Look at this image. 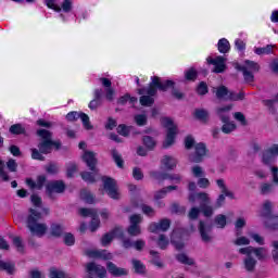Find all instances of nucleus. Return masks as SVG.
Here are the masks:
<instances>
[{
	"label": "nucleus",
	"instance_id": "36",
	"mask_svg": "<svg viewBox=\"0 0 278 278\" xmlns=\"http://www.w3.org/2000/svg\"><path fill=\"white\" fill-rule=\"evenodd\" d=\"M264 105L269 109V111L275 114L277 110L275 109V103H278V93L270 100H264L263 101Z\"/></svg>",
	"mask_w": 278,
	"mask_h": 278
},
{
	"label": "nucleus",
	"instance_id": "24",
	"mask_svg": "<svg viewBox=\"0 0 278 278\" xmlns=\"http://www.w3.org/2000/svg\"><path fill=\"white\" fill-rule=\"evenodd\" d=\"M88 257H96L99 260H112V254L106 250H89L87 251Z\"/></svg>",
	"mask_w": 278,
	"mask_h": 278
},
{
	"label": "nucleus",
	"instance_id": "7",
	"mask_svg": "<svg viewBox=\"0 0 278 278\" xmlns=\"http://www.w3.org/2000/svg\"><path fill=\"white\" fill-rule=\"evenodd\" d=\"M216 185L220 190V194L218 195L216 202H215V210H218L219 207H223L225 205V198L228 197V199H236V194L225 184V179L220 178L216 180Z\"/></svg>",
	"mask_w": 278,
	"mask_h": 278
},
{
	"label": "nucleus",
	"instance_id": "26",
	"mask_svg": "<svg viewBox=\"0 0 278 278\" xmlns=\"http://www.w3.org/2000/svg\"><path fill=\"white\" fill-rule=\"evenodd\" d=\"M161 164L167 169L173 170L177 167V159L170 155H164L161 160Z\"/></svg>",
	"mask_w": 278,
	"mask_h": 278
},
{
	"label": "nucleus",
	"instance_id": "3",
	"mask_svg": "<svg viewBox=\"0 0 278 278\" xmlns=\"http://www.w3.org/2000/svg\"><path fill=\"white\" fill-rule=\"evenodd\" d=\"M30 214L27 217V228L29 229L31 236H37V238H42L49 230V226L45 223H38L42 218V214L34 208L29 210Z\"/></svg>",
	"mask_w": 278,
	"mask_h": 278
},
{
	"label": "nucleus",
	"instance_id": "18",
	"mask_svg": "<svg viewBox=\"0 0 278 278\" xmlns=\"http://www.w3.org/2000/svg\"><path fill=\"white\" fill-rule=\"evenodd\" d=\"M199 231H200L202 242H205L206 244L212 242V226L211 225H207L204 222H200Z\"/></svg>",
	"mask_w": 278,
	"mask_h": 278
},
{
	"label": "nucleus",
	"instance_id": "63",
	"mask_svg": "<svg viewBox=\"0 0 278 278\" xmlns=\"http://www.w3.org/2000/svg\"><path fill=\"white\" fill-rule=\"evenodd\" d=\"M117 134H119V136H124V137L129 136V127L125 126V124H121L117 127Z\"/></svg>",
	"mask_w": 278,
	"mask_h": 278
},
{
	"label": "nucleus",
	"instance_id": "34",
	"mask_svg": "<svg viewBox=\"0 0 278 278\" xmlns=\"http://www.w3.org/2000/svg\"><path fill=\"white\" fill-rule=\"evenodd\" d=\"M215 94L218 99H223L224 101H227V97L229 96V89L225 86H220L215 88Z\"/></svg>",
	"mask_w": 278,
	"mask_h": 278
},
{
	"label": "nucleus",
	"instance_id": "29",
	"mask_svg": "<svg viewBox=\"0 0 278 278\" xmlns=\"http://www.w3.org/2000/svg\"><path fill=\"white\" fill-rule=\"evenodd\" d=\"M172 190H177V186H168L166 188L161 189L160 191H156L154 194V199L159 201L160 199H164L168 192H172Z\"/></svg>",
	"mask_w": 278,
	"mask_h": 278
},
{
	"label": "nucleus",
	"instance_id": "27",
	"mask_svg": "<svg viewBox=\"0 0 278 278\" xmlns=\"http://www.w3.org/2000/svg\"><path fill=\"white\" fill-rule=\"evenodd\" d=\"M197 199H200V201H202L204 203H212V201L210 200V197L205 192H199V193L192 192L189 194L190 203H194V201H197Z\"/></svg>",
	"mask_w": 278,
	"mask_h": 278
},
{
	"label": "nucleus",
	"instance_id": "6",
	"mask_svg": "<svg viewBox=\"0 0 278 278\" xmlns=\"http://www.w3.org/2000/svg\"><path fill=\"white\" fill-rule=\"evenodd\" d=\"M163 127H166L167 135L166 139L163 143L164 149H168V147H173L175 144V136H177V125L173 122V119L168 117H164L162 119Z\"/></svg>",
	"mask_w": 278,
	"mask_h": 278
},
{
	"label": "nucleus",
	"instance_id": "8",
	"mask_svg": "<svg viewBox=\"0 0 278 278\" xmlns=\"http://www.w3.org/2000/svg\"><path fill=\"white\" fill-rule=\"evenodd\" d=\"M87 273L86 278H105L108 277V270L102 265L94 262L87 263L85 266Z\"/></svg>",
	"mask_w": 278,
	"mask_h": 278
},
{
	"label": "nucleus",
	"instance_id": "23",
	"mask_svg": "<svg viewBox=\"0 0 278 278\" xmlns=\"http://www.w3.org/2000/svg\"><path fill=\"white\" fill-rule=\"evenodd\" d=\"M47 181V177L38 176L37 181H34L31 178L26 179V185L30 190H42L45 184Z\"/></svg>",
	"mask_w": 278,
	"mask_h": 278
},
{
	"label": "nucleus",
	"instance_id": "62",
	"mask_svg": "<svg viewBox=\"0 0 278 278\" xmlns=\"http://www.w3.org/2000/svg\"><path fill=\"white\" fill-rule=\"evenodd\" d=\"M198 94H207V84L205 81H201L197 88Z\"/></svg>",
	"mask_w": 278,
	"mask_h": 278
},
{
	"label": "nucleus",
	"instance_id": "59",
	"mask_svg": "<svg viewBox=\"0 0 278 278\" xmlns=\"http://www.w3.org/2000/svg\"><path fill=\"white\" fill-rule=\"evenodd\" d=\"M91 224H90V229L91 231H97V229H99V225H100V220H99V216H97V213L91 217Z\"/></svg>",
	"mask_w": 278,
	"mask_h": 278
},
{
	"label": "nucleus",
	"instance_id": "53",
	"mask_svg": "<svg viewBox=\"0 0 278 278\" xmlns=\"http://www.w3.org/2000/svg\"><path fill=\"white\" fill-rule=\"evenodd\" d=\"M135 123L139 127H144V125H147V115L146 114H137V115H135Z\"/></svg>",
	"mask_w": 278,
	"mask_h": 278
},
{
	"label": "nucleus",
	"instance_id": "54",
	"mask_svg": "<svg viewBox=\"0 0 278 278\" xmlns=\"http://www.w3.org/2000/svg\"><path fill=\"white\" fill-rule=\"evenodd\" d=\"M233 244H236V247H247L251 244V240L247 237H239L233 241Z\"/></svg>",
	"mask_w": 278,
	"mask_h": 278
},
{
	"label": "nucleus",
	"instance_id": "13",
	"mask_svg": "<svg viewBox=\"0 0 278 278\" xmlns=\"http://www.w3.org/2000/svg\"><path fill=\"white\" fill-rule=\"evenodd\" d=\"M65 189L66 186L62 180L50 181L46 186V192L50 199L53 198V194H62Z\"/></svg>",
	"mask_w": 278,
	"mask_h": 278
},
{
	"label": "nucleus",
	"instance_id": "14",
	"mask_svg": "<svg viewBox=\"0 0 278 278\" xmlns=\"http://www.w3.org/2000/svg\"><path fill=\"white\" fill-rule=\"evenodd\" d=\"M194 154L189 155V161L193 162L194 164L203 162L204 155L207 154V148L205 147V143H197L194 146Z\"/></svg>",
	"mask_w": 278,
	"mask_h": 278
},
{
	"label": "nucleus",
	"instance_id": "55",
	"mask_svg": "<svg viewBox=\"0 0 278 278\" xmlns=\"http://www.w3.org/2000/svg\"><path fill=\"white\" fill-rule=\"evenodd\" d=\"M66 273L55 269L54 267L50 268V278H65Z\"/></svg>",
	"mask_w": 278,
	"mask_h": 278
},
{
	"label": "nucleus",
	"instance_id": "19",
	"mask_svg": "<svg viewBox=\"0 0 278 278\" xmlns=\"http://www.w3.org/2000/svg\"><path fill=\"white\" fill-rule=\"evenodd\" d=\"M114 238H123V229L115 228L111 232L105 233L101 239L102 247H108L111 244Z\"/></svg>",
	"mask_w": 278,
	"mask_h": 278
},
{
	"label": "nucleus",
	"instance_id": "10",
	"mask_svg": "<svg viewBox=\"0 0 278 278\" xmlns=\"http://www.w3.org/2000/svg\"><path fill=\"white\" fill-rule=\"evenodd\" d=\"M143 217L140 214H135L129 217L130 225L127 228V232L132 237H138L142 233V228L140 224L142 223Z\"/></svg>",
	"mask_w": 278,
	"mask_h": 278
},
{
	"label": "nucleus",
	"instance_id": "16",
	"mask_svg": "<svg viewBox=\"0 0 278 278\" xmlns=\"http://www.w3.org/2000/svg\"><path fill=\"white\" fill-rule=\"evenodd\" d=\"M150 175L151 177H153V179H156L157 181H164L166 179H169V181H175L176 184H179V181H181V175L179 174L151 172Z\"/></svg>",
	"mask_w": 278,
	"mask_h": 278
},
{
	"label": "nucleus",
	"instance_id": "17",
	"mask_svg": "<svg viewBox=\"0 0 278 278\" xmlns=\"http://www.w3.org/2000/svg\"><path fill=\"white\" fill-rule=\"evenodd\" d=\"M169 228L170 219H162L159 223H151L148 229L151 233H160V231H168Z\"/></svg>",
	"mask_w": 278,
	"mask_h": 278
},
{
	"label": "nucleus",
	"instance_id": "41",
	"mask_svg": "<svg viewBox=\"0 0 278 278\" xmlns=\"http://www.w3.org/2000/svg\"><path fill=\"white\" fill-rule=\"evenodd\" d=\"M13 247H15L17 253H25V245L23 244V239H21V237L13 238Z\"/></svg>",
	"mask_w": 278,
	"mask_h": 278
},
{
	"label": "nucleus",
	"instance_id": "35",
	"mask_svg": "<svg viewBox=\"0 0 278 278\" xmlns=\"http://www.w3.org/2000/svg\"><path fill=\"white\" fill-rule=\"evenodd\" d=\"M197 77H199V72L194 67L185 71V79L187 81H197Z\"/></svg>",
	"mask_w": 278,
	"mask_h": 278
},
{
	"label": "nucleus",
	"instance_id": "12",
	"mask_svg": "<svg viewBox=\"0 0 278 278\" xmlns=\"http://www.w3.org/2000/svg\"><path fill=\"white\" fill-rule=\"evenodd\" d=\"M207 64H212L214 68L212 70V73H225L227 71V59H225L222 55L216 56L215 59L212 56H208L206 59Z\"/></svg>",
	"mask_w": 278,
	"mask_h": 278
},
{
	"label": "nucleus",
	"instance_id": "37",
	"mask_svg": "<svg viewBox=\"0 0 278 278\" xmlns=\"http://www.w3.org/2000/svg\"><path fill=\"white\" fill-rule=\"evenodd\" d=\"M9 131L15 136H21L22 134H25V127H23L22 124H14L9 128Z\"/></svg>",
	"mask_w": 278,
	"mask_h": 278
},
{
	"label": "nucleus",
	"instance_id": "47",
	"mask_svg": "<svg viewBox=\"0 0 278 278\" xmlns=\"http://www.w3.org/2000/svg\"><path fill=\"white\" fill-rule=\"evenodd\" d=\"M141 212H143V214L146 216H149L150 218H153V216H155V208L147 204L141 205Z\"/></svg>",
	"mask_w": 278,
	"mask_h": 278
},
{
	"label": "nucleus",
	"instance_id": "15",
	"mask_svg": "<svg viewBox=\"0 0 278 278\" xmlns=\"http://www.w3.org/2000/svg\"><path fill=\"white\" fill-rule=\"evenodd\" d=\"M83 161L86 163L89 170H92L93 173H99V169L97 168V153L92 151H85L83 155Z\"/></svg>",
	"mask_w": 278,
	"mask_h": 278
},
{
	"label": "nucleus",
	"instance_id": "64",
	"mask_svg": "<svg viewBox=\"0 0 278 278\" xmlns=\"http://www.w3.org/2000/svg\"><path fill=\"white\" fill-rule=\"evenodd\" d=\"M270 170H271V176H273V184L278 186V167L277 166H271Z\"/></svg>",
	"mask_w": 278,
	"mask_h": 278
},
{
	"label": "nucleus",
	"instance_id": "30",
	"mask_svg": "<svg viewBox=\"0 0 278 278\" xmlns=\"http://www.w3.org/2000/svg\"><path fill=\"white\" fill-rule=\"evenodd\" d=\"M200 212L204 214L207 218L214 214V207L210 205L207 202H203L200 204Z\"/></svg>",
	"mask_w": 278,
	"mask_h": 278
},
{
	"label": "nucleus",
	"instance_id": "33",
	"mask_svg": "<svg viewBox=\"0 0 278 278\" xmlns=\"http://www.w3.org/2000/svg\"><path fill=\"white\" fill-rule=\"evenodd\" d=\"M51 236H54V238H60L62 233H64V226L60 224H52L50 228Z\"/></svg>",
	"mask_w": 278,
	"mask_h": 278
},
{
	"label": "nucleus",
	"instance_id": "42",
	"mask_svg": "<svg viewBox=\"0 0 278 278\" xmlns=\"http://www.w3.org/2000/svg\"><path fill=\"white\" fill-rule=\"evenodd\" d=\"M215 225H217L218 229H225L227 226V217L223 214H219L215 217Z\"/></svg>",
	"mask_w": 278,
	"mask_h": 278
},
{
	"label": "nucleus",
	"instance_id": "1",
	"mask_svg": "<svg viewBox=\"0 0 278 278\" xmlns=\"http://www.w3.org/2000/svg\"><path fill=\"white\" fill-rule=\"evenodd\" d=\"M37 136L40 138V141L38 143L39 150L36 148L31 149L33 160H39V162H45L43 155H49V153L53 151V147H55V149H60V147H62V143L60 141L53 140V132H51L50 130L38 129Z\"/></svg>",
	"mask_w": 278,
	"mask_h": 278
},
{
	"label": "nucleus",
	"instance_id": "32",
	"mask_svg": "<svg viewBox=\"0 0 278 278\" xmlns=\"http://www.w3.org/2000/svg\"><path fill=\"white\" fill-rule=\"evenodd\" d=\"M273 49H275L274 45H267L264 48H254V53H256V55H270Z\"/></svg>",
	"mask_w": 278,
	"mask_h": 278
},
{
	"label": "nucleus",
	"instance_id": "20",
	"mask_svg": "<svg viewBox=\"0 0 278 278\" xmlns=\"http://www.w3.org/2000/svg\"><path fill=\"white\" fill-rule=\"evenodd\" d=\"M106 268H108L109 273L111 275H113V277H125V276L129 275V271L127 269L121 268L112 262L106 263Z\"/></svg>",
	"mask_w": 278,
	"mask_h": 278
},
{
	"label": "nucleus",
	"instance_id": "56",
	"mask_svg": "<svg viewBox=\"0 0 278 278\" xmlns=\"http://www.w3.org/2000/svg\"><path fill=\"white\" fill-rule=\"evenodd\" d=\"M5 163L0 159V177L3 181H10V176L5 172Z\"/></svg>",
	"mask_w": 278,
	"mask_h": 278
},
{
	"label": "nucleus",
	"instance_id": "22",
	"mask_svg": "<svg viewBox=\"0 0 278 278\" xmlns=\"http://www.w3.org/2000/svg\"><path fill=\"white\" fill-rule=\"evenodd\" d=\"M231 110H233L232 104L219 106L216 109V114L222 123H229V112H231Z\"/></svg>",
	"mask_w": 278,
	"mask_h": 278
},
{
	"label": "nucleus",
	"instance_id": "11",
	"mask_svg": "<svg viewBox=\"0 0 278 278\" xmlns=\"http://www.w3.org/2000/svg\"><path fill=\"white\" fill-rule=\"evenodd\" d=\"M239 253L241 255H255L257 260H266L268 257V250L266 248H253V247H247L239 249Z\"/></svg>",
	"mask_w": 278,
	"mask_h": 278
},
{
	"label": "nucleus",
	"instance_id": "48",
	"mask_svg": "<svg viewBox=\"0 0 278 278\" xmlns=\"http://www.w3.org/2000/svg\"><path fill=\"white\" fill-rule=\"evenodd\" d=\"M176 258L180 264H187L188 266H192V264H194V260L188 257L186 254H178Z\"/></svg>",
	"mask_w": 278,
	"mask_h": 278
},
{
	"label": "nucleus",
	"instance_id": "45",
	"mask_svg": "<svg viewBox=\"0 0 278 278\" xmlns=\"http://www.w3.org/2000/svg\"><path fill=\"white\" fill-rule=\"evenodd\" d=\"M79 118H80L85 129H87V130L92 129V126L90 125V117L88 116V114L80 112Z\"/></svg>",
	"mask_w": 278,
	"mask_h": 278
},
{
	"label": "nucleus",
	"instance_id": "43",
	"mask_svg": "<svg viewBox=\"0 0 278 278\" xmlns=\"http://www.w3.org/2000/svg\"><path fill=\"white\" fill-rule=\"evenodd\" d=\"M244 100V93L239 92L236 93L233 91H228V97L226 98V101H242Z\"/></svg>",
	"mask_w": 278,
	"mask_h": 278
},
{
	"label": "nucleus",
	"instance_id": "21",
	"mask_svg": "<svg viewBox=\"0 0 278 278\" xmlns=\"http://www.w3.org/2000/svg\"><path fill=\"white\" fill-rule=\"evenodd\" d=\"M106 268H108L109 273L111 275H113V277H125V276L129 275V271L127 269L121 268L112 262L106 263Z\"/></svg>",
	"mask_w": 278,
	"mask_h": 278
},
{
	"label": "nucleus",
	"instance_id": "31",
	"mask_svg": "<svg viewBox=\"0 0 278 278\" xmlns=\"http://www.w3.org/2000/svg\"><path fill=\"white\" fill-rule=\"evenodd\" d=\"M217 49L219 53H229V49H231V46L229 45V40L225 38L219 39L217 43Z\"/></svg>",
	"mask_w": 278,
	"mask_h": 278
},
{
	"label": "nucleus",
	"instance_id": "46",
	"mask_svg": "<svg viewBox=\"0 0 278 278\" xmlns=\"http://www.w3.org/2000/svg\"><path fill=\"white\" fill-rule=\"evenodd\" d=\"M222 131L224 134H231V131H236V124L233 122H224V125L222 127Z\"/></svg>",
	"mask_w": 278,
	"mask_h": 278
},
{
	"label": "nucleus",
	"instance_id": "44",
	"mask_svg": "<svg viewBox=\"0 0 278 278\" xmlns=\"http://www.w3.org/2000/svg\"><path fill=\"white\" fill-rule=\"evenodd\" d=\"M168 238H166V235H160L159 236V240L156 242L157 247L160 249H162V251L166 250V248L168 247Z\"/></svg>",
	"mask_w": 278,
	"mask_h": 278
},
{
	"label": "nucleus",
	"instance_id": "52",
	"mask_svg": "<svg viewBox=\"0 0 278 278\" xmlns=\"http://www.w3.org/2000/svg\"><path fill=\"white\" fill-rule=\"evenodd\" d=\"M66 170H67V177H75V174L77 173V164L71 162L67 163L66 165Z\"/></svg>",
	"mask_w": 278,
	"mask_h": 278
},
{
	"label": "nucleus",
	"instance_id": "28",
	"mask_svg": "<svg viewBox=\"0 0 278 278\" xmlns=\"http://www.w3.org/2000/svg\"><path fill=\"white\" fill-rule=\"evenodd\" d=\"M97 175H99V172L96 173V172L91 170V172L80 173V177H81L83 181H86L87 184H94V181H97Z\"/></svg>",
	"mask_w": 278,
	"mask_h": 278
},
{
	"label": "nucleus",
	"instance_id": "61",
	"mask_svg": "<svg viewBox=\"0 0 278 278\" xmlns=\"http://www.w3.org/2000/svg\"><path fill=\"white\" fill-rule=\"evenodd\" d=\"M233 117L236 121H238L241 125L245 126L247 125V117L242 112H236L233 114Z\"/></svg>",
	"mask_w": 278,
	"mask_h": 278
},
{
	"label": "nucleus",
	"instance_id": "5",
	"mask_svg": "<svg viewBox=\"0 0 278 278\" xmlns=\"http://www.w3.org/2000/svg\"><path fill=\"white\" fill-rule=\"evenodd\" d=\"M274 204L270 200L263 203V208L261 211V216L266 218L265 225L268 229H278V215L273 213Z\"/></svg>",
	"mask_w": 278,
	"mask_h": 278
},
{
	"label": "nucleus",
	"instance_id": "2",
	"mask_svg": "<svg viewBox=\"0 0 278 278\" xmlns=\"http://www.w3.org/2000/svg\"><path fill=\"white\" fill-rule=\"evenodd\" d=\"M175 81L173 80H160V77L157 76H152L151 77V83L149 84L148 88H141L138 89L139 94H148V96H141L140 97V104L143 105L144 108H151L153 103H155V100L152 97H155L157 94V89L161 90L162 92H166L168 88L174 86Z\"/></svg>",
	"mask_w": 278,
	"mask_h": 278
},
{
	"label": "nucleus",
	"instance_id": "49",
	"mask_svg": "<svg viewBox=\"0 0 278 278\" xmlns=\"http://www.w3.org/2000/svg\"><path fill=\"white\" fill-rule=\"evenodd\" d=\"M143 144L147 147V149H155V139L150 136H144L142 138Z\"/></svg>",
	"mask_w": 278,
	"mask_h": 278
},
{
	"label": "nucleus",
	"instance_id": "9",
	"mask_svg": "<svg viewBox=\"0 0 278 278\" xmlns=\"http://www.w3.org/2000/svg\"><path fill=\"white\" fill-rule=\"evenodd\" d=\"M103 188L106 191L108 195L111 199H119L121 194L118 193V186H116V180L112 177L103 176Z\"/></svg>",
	"mask_w": 278,
	"mask_h": 278
},
{
	"label": "nucleus",
	"instance_id": "58",
	"mask_svg": "<svg viewBox=\"0 0 278 278\" xmlns=\"http://www.w3.org/2000/svg\"><path fill=\"white\" fill-rule=\"evenodd\" d=\"M7 168L10 170V173H16V170L18 168V164L16 163V161L14 159H10L7 162Z\"/></svg>",
	"mask_w": 278,
	"mask_h": 278
},
{
	"label": "nucleus",
	"instance_id": "50",
	"mask_svg": "<svg viewBox=\"0 0 278 278\" xmlns=\"http://www.w3.org/2000/svg\"><path fill=\"white\" fill-rule=\"evenodd\" d=\"M274 190L275 186L273 184L265 182L261 185V194H270Z\"/></svg>",
	"mask_w": 278,
	"mask_h": 278
},
{
	"label": "nucleus",
	"instance_id": "25",
	"mask_svg": "<svg viewBox=\"0 0 278 278\" xmlns=\"http://www.w3.org/2000/svg\"><path fill=\"white\" fill-rule=\"evenodd\" d=\"M245 258L243 260L244 268L248 273H253L255 270V266H257V260L253 258L252 254H245Z\"/></svg>",
	"mask_w": 278,
	"mask_h": 278
},
{
	"label": "nucleus",
	"instance_id": "4",
	"mask_svg": "<svg viewBox=\"0 0 278 278\" xmlns=\"http://www.w3.org/2000/svg\"><path fill=\"white\" fill-rule=\"evenodd\" d=\"M235 68L242 73L245 84H253L255 73H260V64L251 60H245L242 65L237 64Z\"/></svg>",
	"mask_w": 278,
	"mask_h": 278
},
{
	"label": "nucleus",
	"instance_id": "51",
	"mask_svg": "<svg viewBox=\"0 0 278 278\" xmlns=\"http://www.w3.org/2000/svg\"><path fill=\"white\" fill-rule=\"evenodd\" d=\"M112 157L115 164L118 166V168H123V157L121 156L118 151H116V149L112 150Z\"/></svg>",
	"mask_w": 278,
	"mask_h": 278
},
{
	"label": "nucleus",
	"instance_id": "39",
	"mask_svg": "<svg viewBox=\"0 0 278 278\" xmlns=\"http://www.w3.org/2000/svg\"><path fill=\"white\" fill-rule=\"evenodd\" d=\"M0 269L7 270L9 275H14V263L0 261Z\"/></svg>",
	"mask_w": 278,
	"mask_h": 278
},
{
	"label": "nucleus",
	"instance_id": "60",
	"mask_svg": "<svg viewBox=\"0 0 278 278\" xmlns=\"http://www.w3.org/2000/svg\"><path fill=\"white\" fill-rule=\"evenodd\" d=\"M119 240H122V247L124 249H134V241L129 238H119Z\"/></svg>",
	"mask_w": 278,
	"mask_h": 278
},
{
	"label": "nucleus",
	"instance_id": "57",
	"mask_svg": "<svg viewBox=\"0 0 278 278\" xmlns=\"http://www.w3.org/2000/svg\"><path fill=\"white\" fill-rule=\"evenodd\" d=\"M275 162V156L267 150L263 153V163L266 165L273 164Z\"/></svg>",
	"mask_w": 278,
	"mask_h": 278
},
{
	"label": "nucleus",
	"instance_id": "40",
	"mask_svg": "<svg viewBox=\"0 0 278 278\" xmlns=\"http://www.w3.org/2000/svg\"><path fill=\"white\" fill-rule=\"evenodd\" d=\"M131 264L134 266L135 273H137L138 275H142V273H144L146 267L144 264H142V262L132 258Z\"/></svg>",
	"mask_w": 278,
	"mask_h": 278
},
{
	"label": "nucleus",
	"instance_id": "38",
	"mask_svg": "<svg viewBox=\"0 0 278 278\" xmlns=\"http://www.w3.org/2000/svg\"><path fill=\"white\" fill-rule=\"evenodd\" d=\"M80 199L85 201V203H94V197L86 189L80 191Z\"/></svg>",
	"mask_w": 278,
	"mask_h": 278
}]
</instances>
